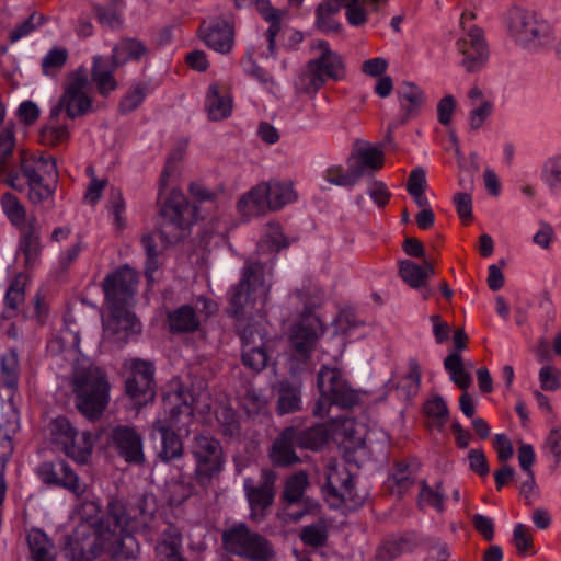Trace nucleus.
Wrapping results in <instances>:
<instances>
[{
    "label": "nucleus",
    "mask_w": 561,
    "mask_h": 561,
    "mask_svg": "<svg viewBox=\"0 0 561 561\" xmlns=\"http://www.w3.org/2000/svg\"><path fill=\"white\" fill-rule=\"evenodd\" d=\"M154 512L156 504L147 496H139L128 504L111 500L107 503V520L113 526L101 524L96 528L94 541L100 554L106 552L113 561H136L140 545L134 534L141 533L147 539H151L157 530Z\"/></svg>",
    "instance_id": "nucleus-1"
},
{
    "label": "nucleus",
    "mask_w": 561,
    "mask_h": 561,
    "mask_svg": "<svg viewBox=\"0 0 561 561\" xmlns=\"http://www.w3.org/2000/svg\"><path fill=\"white\" fill-rule=\"evenodd\" d=\"M72 511L71 518L76 528L67 539L66 553L70 561H92L100 556V549L95 545L96 528L101 524L113 526L112 522L100 519L101 504L91 490H88Z\"/></svg>",
    "instance_id": "nucleus-2"
},
{
    "label": "nucleus",
    "mask_w": 561,
    "mask_h": 561,
    "mask_svg": "<svg viewBox=\"0 0 561 561\" xmlns=\"http://www.w3.org/2000/svg\"><path fill=\"white\" fill-rule=\"evenodd\" d=\"M193 408L182 401L179 393H171L164 398V415L153 423V430L160 434L161 446L158 458L168 463L183 456V443L176 431H187L193 422Z\"/></svg>",
    "instance_id": "nucleus-3"
},
{
    "label": "nucleus",
    "mask_w": 561,
    "mask_h": 561,
    "mask_svg": "<svg viewBox=\"0 0 561 561\" xmlns=\"http://www.w3.org/2000/svg\"><path fill=\"white\" fill-rule=\"evenodd\" d=\"M72 386L79 411L90 420L99 419L110 400V383L105 373L92 365L78 368Z\"/></svg>",
    "instance_id": "nucleus-4"
},
{
    "label": "nucleus",
    "mask_w": 561,
    "mask_h": 561,
    "mask_svg": "<svg viewBox=\"0 0 561 561\" xmlns=\"http://www.w3.org/2000/svg\"><path fill=\"white\" fill-rule=\"evenodd\" d=\"M194 460L193 480L202 490H208L222 473L226 457L221 443L213 436L197 434L190 445Z\"/></svg>",
    "instance_id": "nucleus-5"
},
{
    "label": "nucleus",
    "mask_w": 561,
    "mask_h": 561,
    "mask_svg": "<svg viewBox=\"0 0 561 561\" xmlns=\"http://www.w3.org/2000/svg\"><path fill=\"white\" fill-rule=\"evenodd\" d=\"M317 387L320 398L313 409L316 416H325L331 405L350 409L359 402L358 392L353 389L344 374L336 367L323 365L318 371Z\"/></svg>",
    "instance_id": "nucleus-6"
},
{
    "label": "nucleus",
    "mask_w": 561,
    "mask_h": 561,
    "mask_svg": "<svg viewBox=\"0 0 561 561\" xmlns=\"http://www.w3.org/2000/svg\"><path fill=\"white\" fill-rule=\"evenodd\" d=\"M271 285L264 279V267L260 263H249L244 266L242 278L231 290L229 312L234 317L247 313L248 308L264 307Z\"/></svg>",
    "instance_id": "nucleus-7"
},
{
    "label": "nucleus",
    "mask_w": 561,
    "mask_h": 561,
    "mask_svg": "<svg viewBox=\"0 0 561 561\" xmlns=\"http://www.w3.org/2000/svg\"><path fill=\"white\" fill-rule=\"evenodd\" d=\"M20 169L22 175L26 179L31 203L39 204L53 196L58 178L56 162L53 157H33L22 152Z\"/></svg>",
    "instance_id": "nucleus-8"
},
{
    "label": "nucleus",
    "mask_w": 561,
    "mask_h": 561,
    "mask_svg": "<svg viewBox=\"0 0 561 561\" xmlns=\"http://www.w3.org/2000/svg\"><path fill=\"white\" fill-rule=\"evenodd\" d=\"M160 215V236L168 242H175L184 238L197 220V208L186 199L182 191L173 188L162 203Z\"/></svg>",
    "instance_id": "nucleus-9"
},
{
    "label": "nucleus",
    "mask_w": 561,
    "mask_h": 561,
    "mask_svg": "<svg viewBox=\"0 0 561 561\" xmlns=\"http://www.w3.org/2000/svg\"><path fill=\"white\" fill-rule=\"evenodd\" d=\"M346 76L345 64L340 54L309 60L296 80V89L305 94H316L328 80L341 81Z\"/></svg>",
    "instance_id": "nucleus-10"
},
{
    "label": "nucleus",
    "mask_w": 561,
    "mask_h": 561,
    "mask_svg": "<svg viewBox=\"0 0 561 561\" xmlns=\"http://www.w3.org/2000/svg\"><path fill=\"white\" fill-rule=\"evenodd\" d=\"M92 106L91 85L84 70L68 75L64 93L51 107L53 116H59L62 111L68 118L73 119L85 115Z\"/></svg>",
    "instance_id": "nucleus-11"
},
{
    "label": "nucleus",
    "mask_w": 561,
    "mask_h": 561,
    "mask_svg": "<svg viewBox=\"0 0 561 561\" xmlns=\"http://www.w3.org/2000/svg\"><path fill=\"white\" fill-rule=\"evenodd\" d=\"M222 542L227 551L251 561H268L273 556L268 541L243 523L232 525L225 530Z\"/></svg>",
    "instance_id": "nucleus-12"
},
{
    "label": "nucleus",
    "mask_w": 561,
    "mask_h": 561,
    "mask_svg": "<svg viewBox=\"0 0 561 561\" xmlns=\"http://www.w3.org/2000/svg\"><path fill=\"white\" fill-rule=\"evenodd\" d=\"M476 15L465 12L460 19L463 35L457 41V48L462 56L461 66L468 72H474L482 68L488 58V48L480 27L472 24Z\"/></svg>",
    "instance_id": "nucleus-13"
},
{
    "label": "nucleus",
    "mask_w": 561,
    "mask_h": 561,
    "mask_svg": "<svg viewBox=\"0 0 561 561\" xmlns=\"http://www.w3.org/2000/svg\"><path fill=\"white\" fill-rule=\"evenodd\" d=\"M325 476L328 489L336 497V505L343 504L348 508H355L364 503L365 496L354 490L352 474L344 462L330 459Z\"/></svg>",
    "instance_id": "nucleus-14"
},
{
    "label": "nucleus",
    "mask_w": 561,
    "mask_h": 561,
    "mask_svg": "<svg viewBox=\"0 0 561 561\" xmlns=\"http://www.w3.org/2000/svg\"><path fill=\"white\" fill-rule=\"evenodd\" d=\"M217 311V305L199 297L194 306L183 305L168 313V323L172 333H192L198 330L202 320Z\"/></svg>",
    "instance_id": "nucleus-15"
},
{
    "label": "nucleus",
    "mask_w": 561,
    "mask_h": 561,
    "mask_svg": "<svg viewBox=\"0 0 561 561\" xmlns=\"http://www.w3.org/2000/svg\"><path fill=\"white\" fill-rule=\"evenodd\" d=\"M138 276L129 266H124L103 280V290L107 306H130L137 293Z\"/></svg>",
    "instance_id": "nucleus-16"
},
{
    "label": "nucleus",
    "mask_w": 561,
    "mask_h": 561,
    "mask_svg": "<svg viewBox=\"0 0 561 561\" xmlns=\"http://www.w3.org/2000/svg\"><path fill=\"white\" fill-rule=\"evenodd\" d=\"M324 331V325L319 317L314 314L304 317L290 329L289 342L295 354L302 360H307Z\"/></svg>",
    "instance_id": "nucleus-17"
},
{
    "label": "nucleus",
    "mask_w": 561,
    "mask_h": 561,
    "mask_svg": "<svg viewBox=\"0 0 561 561\" xmlns=\"http://www.w3.org/2000/svg\"><path fill=\"white\" fill-rule=\"evenodd\" d=\"M129 306H108L110 314L103 320L104 337L113 343L124 344L127 340L140 333L141 324Z\"/></svg>",
    "instance_id": "nucleus-18"
},
{
    "label": "nucleus",
    "mask_w": 561,
    "mask_h": 561,
    "mask_svg": "<svg viewBox=\"0 0 561 561\" xmlns=\"http://www.w3.org/2000/svg\"><path fill=\"white\" fill-rule=\"evenodd\" d=\"M242 363L251 370H263L268 362L266 331L259 324L247 327L242 334Z\"/></svg>",
    "instance_id": "nucleus-19"
},
{
    "label": "nucleus",
    "mask_w": 561,
    "mask_h": 561,
    "mask_svg": "<svg viewBox=\"0 0 561 561\" xmlns=\"http://www.w3.org/2000/svg\"><path fill=\"white\" fill-rule=\"evenodd\" d=\"M276 473L270 469L261 472V483L255 485L251 478L244 479L243 485L251 507V517L262 520L264 510L272 505L275 496Z\"/></svg>",
    "instance_id": "nucleus-20"
},
{
    "label": "nucleus",
    "mask_w": 561,
    "mask_h": 561,
    "mask_svg": "<svg viewBox=\"0 0 561 561\" xmlns=\"http://www.w3.org/2000/svg\"><path fill=\"white\" fill-rule=\"evenodd\" d=\"M111 445L126 462L142 465L145 462L144 439L140 433L128 425L114 427L110 435Z\"/></svg>",
    "instance_id": "nucleus-21"
},
{
    "label": "nucleus",
    "mask_w": 561,
    "mask_h": 561,
    "mask_svg": "<svg viewBox=\"0 0 561 561\" xmlns=\"http://www.w3.org/2000/svg\"><path fill=\"white\" fill-rule=\"evenodd\" d=\"M556 25L539 14L535 26L518 46L530 54L550 51L557 43Z\"/></svg>",
    "instance_id": "nucleus-22"
},
{
    "label": "nucleus",
    "mask_w": 561,
    "mask_h": 561,
    "mask_svg": "<svg viewBox=\"0 0 561 561\" xmlns=\"http://www.w3.org/2000/svg\"><path fill=\"white\" fill-rule=\"evenodd\" d=\"M556 25L539 14L535 26L518 46L530 54L550 51L557 43Z\"/></svg>",
    "instance_id": "nucleus-23"
},
{
    "label": "nucleus",
    "mask_w": 561,
    "mask_h": 561,
    "mask_svg": "<svg viewBox=\"0 0 561 561\" xmlns=\"http://www.w3.org/2000/svg\"><path fill=\"white\" fill-rule=\"evenodd\" d=\"M352 168L360 180L364 175H373L385 163L383 151L368 142H357L351 158Z\"/></svg>",
    "instance_id": "nucleus-24"
},
{
    "label": "nucleus",
    "mask_w": 561,
    "mask_h": 561,
    "mask_svg": "<svg viewBox=\"0 0 561 561\" xmlns=\"http://www.w3.org/2000/svg\"><path fill=\"white\" fill-rule=\"evenodd\" d=\"M15 138L11 128L0 130V175L11 188L23 192L25 185L20 181V174L13 168V149Z\"/></svg>",
    "instance_id": "nucleus-25"
},
{
    "label": "nucleus",
    "mask_w": 561,
    "mask_h": 561,
    "mask_svg": "<svg viewBox=\"0 0 561 561\" xmlns=\"http://www.w3.org/2000/svg\"><path fill=\"white\" fill-rule=\"evenodd\" d=\"M539 13L534 10L513 7L506 13L505 22L513 42L519 46L535 26Z\"/></svg>",
    "instance_id": "nucleus-26"
},
{
    "label": "nucleus",
    "mask_w": 561,
    "mask_h": 561,
    "mask_svg": "<svg viewBox=\"0 0 561 561\" xmlns=\"http://www.w3.org/2000/svg\"><path fill=\"white\" fill-rule=\"evenodd\" d=\"M21 233L20 249L25 256V264L33 267L42 251L41 224L35 216L28 217V222L18 228Z\"/></svg>",
    "instance_id": "nucleus-27"
},
{
    "label": "nucleus",
    "mask_w": 561,
    "mask_h": 561,
    "mask_svg": "<svg viewBox=\"0 0 561 561\" xmlns=\"http://www.w3.org/2000/svg\"><path fill=\"white\" fill-rule=\"evenodd\" d=\"M118 67L112 58L110 61L99 55L93 57L91 79L101 95L106 96L117 89L118 84L114 78V72Z\"/></svg>",
    "instance_id": "nucleus-28"
},
{
    "label": "nucleus",
    "mask_w": 561,
    "mask_h": 561,
    "mask_svg": "<svg viewBox=\"0 0 561 561\" xmlns=\"http://www.w3.org/2000/svg\"><path fill=\"white\" fill-rule=\"evenodd\" d=\"M239 213L243 217H254L264 214L270 209L267 190L265 182L253 186L243 194L237 204Z\"/></svg>",
    "instance_id": "nucleus-29"
},
{
    "label": "nucleus",
    "mask_w": 561,
    "mask_h": 561,
    "mask_svg": "<svg viewBox=\"0 0 561 561\" xmlns=\"http://www.w3.org/2000/svg\"><path fill=\"white\" fill-rule=\"evenodd\" d=\"M205 106L213 121L227 118L232 112V100L218 83H211L206 94Z\"/></svg>",
    "instance_id": "nucleus-30"
},
{
    "label": "nucleus",
    "mask_w": 561,
    "mask_h": 561,
    "mask_svg": "<svg viewBox=\"0 0 561 561\" xmlns=\"http://www.w3.org/2000/svg\"><path fill=\"white\" fill-rule=\"evenodd\" d=\"M31 561H55L56 548L51 539L41 529L32 528L26 535Z\"/></svg>",
    "instance_id": "nucleus-31"
},
{
    "label": "nucleus",
    "mask_w": 561,
    "mask_h": 561,
    "mask_svg": "<svg viewBox=\"0 0 561 561\" xmlns=\"http://www.w3.org/2000/svg\"><path fill=\"white\" fill-rule=\"evenodd\" d=\"M297 440V433L294 428H286L274 442L270 457L278 466H288L298 461L294 451V442Z\"/></svg>",
    "instance_id": "nucleus-32"
},
{
    "label": "nucleus",
    "mask_w": 561,
    "mask_h": 561,
    "mask_svg": "<svg viewBox=\"0 0 561 561\" xmlns=\"http://www.w3.org/2000/svg\"><path fill=\"white\" fill-rule=\"evenodd\" d=\"M182 538L175 528L168 527L156 546L158 561H185L181 553Z\"/></svg>",
    "instance_id": "nucleus-33"
},
{
    "label": "nucleus",
    "mask_w": 561,
    "mask_h": 561,
    "mask_svg": "<svg viewBox=\"0 0 561 561\" xmlns=\"http://www.w3.org/2000/svg\"><path fill=\"white\" fill-rule=\"evenodd\" d=\"M206 45L215 51L227 54L233 46V31L226 21H218L204 34Z\"/></svg>",
    "instance_id": "nucleus-34"
},
{
    "label": "nucleus",
    "mask_w": 561,
    "mask_h": 561,
    "mask_svg": "<svg viewBox=\"0 0 561 561\" xmlns=\"http://www.w3.org/2000/svg\"><path fill=\"white\" fill-rule=\"evenodd\" d=\"M267 190L270 210H278L297 199V193L290 181L265 182Z\"/></svg>",
    "instance_id": "nucleus-35"
},
{
    "label": "nucleus",
    "mask_w": 561,
    "mask_h": 561,
    "mask_svg": "<svg viewBox=\"0 0 561 561\" xmlns=\"http://www.w3.org/2000/svg\"><path fill=\"white\" fill-rule=\"evenodd\" d=\"M80 337L78 332L69 327H65L47 344L49 353L53 355H69L76 357L79 353Z\"/></svg>",
    "instance_id": "nucleus-36"
},
{
    "label": "nucleus",
    "mask_w": 561,
    "mask_h": 561,
    "mask_svg": "<svg viewBox=\"0 0 561 561\" xmlns=\"http://www.w3.org/2000/svg\"><path fill=\"white\" fill-rule=\"evenodd\" d=\"M27 276L19 273L11 282L5 296H4V311L3 316L11 319L16 316L19 307L25 300V286L27 284Z\"/></svg>",
    "instance_id": "nucleus-37"
},
{
    "label": "nucleus",
    "mask_w": 561,
    "mask_h": 561,
    "mask_svg": "<svg viewBox=\"0 0 561 561\" xmlns=\"http://www.w3.org/2000/svg\"><path fill=\"white\" fill-rule=\"evenodd\" d=\"M301 407V387L298 383L282 381L278 386L276 411L278 414L294 413Z\"/></svg>",
    "instance_id": "nucleus-38"
},
{
    "label": "nucleus",
    "mask_w": 561,
    "mask_h": 561,
    "mask_svg": "<svg viewBox=\"0 0 561 561\" xmlns=\"http://www.w3.org/2000/svg\"><path fill=\"white\" fill-rule=\"evenodd\" d=\"M402 105V124L416 116L424 103L423 91L413 83L405 82L400 92Z\"/></svg>",
    "instance_id": "nucleus-39"
},
{
    "label": "nucleus",
    "mask_w": 561,
    "mask_h": 561,
    "mask_svg": "<svg viewBox=\"0 0 561 561\" xmlns=\"http://www.w3.org/2000/svg\"><path fill=\"white\" fill-rule=\"evenodd\" d=\"M41 141L45 146H59L68 141L70 134L68 125L59 122V116H53V108L48 122L41 129Z\"/></svg>",
    "instance_id": "nucleus-40"
},
{
    "label": "nucleus",
    "mask_w": 561,
    "mask_h": 561,
    "mask_svg": "<svg viewBox=\"0 0 561 561\" xmlns=\"http://www.w3.org/2000/svg\"><path fill=\"white\" fill-rule=\"evenodd\" d=\"M20 376L19 356L9 350L0 358V381L10 392L16 389Z\"/></svg>",
    "instance_id": "nucleus-41"
},
{
    "label": "nucleus",
    "mask_w": 561,
    "mask_h": 561,
    "mask_svg": "<svg viewBox=\"0 0 561 561\" xmlns=\"http://www.w3.org/2000/svg\"><path fill=\"white\" fill-rule=\"evenodd\" d=\"M256 11L270 23L265 36L268 42V50L275 55V39L280 31L282 11L271 7L268 1H257Z\"/></svg>",
    "instance_id": "nucleus-42"
},
{
    "label": "nucleus",
    "mask_w": 561,
    "mask_h": 561,
    "mask_svg": "<svg viewBox=\"0 0 561 561\" xmlns=\"http://www.w3.org/2000/svg\"><path fill=\"white\" fill-rule=\"evenodd\" d=\"M145 54L146 47L141 42L134 38H126L114 46L111 58L116 66H122L128 60L139 59Z\"/></svg>",
    "instance_id": "nucleus-43"
},
{
    "label": "nucleus",
    "mask_w": 561,
    "mask_h": 561,
    "mask_svg": "<svg viewBox=\"0 0 561 561\" xmlns=\"http://www.w3.org/2000/svg\"><path fill=\"white\" fill-rule=\"evenodd\" d=\"M92 449V435L90 432L84 431L75 434L73 442L69 443L66 446L65 453L68 457L72 458L73 460L84 463L90 458Z\"/></svg>",
    "instance_id": "nucleus-44"
},
{
    "label": "nucleus",
    "mask_w": 561,
    "mask_h": 561,
    "mask_svg": "<svg viewBox=\"0 0 561 561\" xmlns=\"http://www.w3.org/2000/svg\"><path fill=\"white\" fill-rule=\"evenodd\" d=\"M0 203L4 215L14 227L19 228L28 222L26 209L14 194L10 192L3 193Z\"/></svg>",
    "instance_id": "nucleus-45"
},
{
    "label": "nucleus",
    "mask_w": 561,
    "mask_h": 561,
    "mask_svg": "<svg viewBox=\"0 0 561 561\" xmlns=\"http://www.w3.org/2000/svg\"><path fill=\"white\" fill-rule=\"evenodd\" d=\"M421 369L415 359L409 360V371L398 381L397 391L399 397L408 400L414 397L420 389Z\"/></svg>",
    "instance_id": "nucleus-46"
},
{
    "label": "nucleus",
    "mask_w": 561,
    "mask_h": 561,
    "mask_svg": "<svg viewBox=\"0 0 561 561\" xmlns=\"http://www.w3.org/2000/svg\"><path fill=\"white\" fill-rule=\"evenodd\" d=\"M444 368L449 374L450 379L460 389L466 390L471 383V376L466 371L461 356L457 352L450 353L444 359Z\"/></svg>",
    "instance_id": "nucleus-47"
},
{
    "label": "nucleus",
    "mask_w": 561,
    "mask_h": 561,
    "mask_svg": "<svg viewBox=\"0 0 561 561\" xmlns=\"http://www.w3.org/2000/svg\"><path fill=\"white\" fill-rule=\"evenodd\" d=\"M540 180L550 191L561 188V153H554L543 161Z\"/></svg>",
    "instance_id": "nucleus-48"
},
{
    "label": "nucleus",
    "mask_w": 561,
    "mask_h": 561,
    "mask_svg": "<svg viewBox=\"0 0 561 561\" xmlns=\"http://www.w3.org/2000/svg\"><path fill=\"white\" fill-rule=\"evenodd\" d=\"M309 485L308 476L299 471L290 476L285 484L282 499L287 505H293L302 500L304 493Z\"/></svg>",
    "instance_id": "nucleus-49"
},
{
    "label": "nucleus",
    "mask_w": 561,
    "mask_h": 561,
    "mask_svg": "<svg viewBox=\"0 0 561 561\" xmlns=\"http://www.w3.org/2000/svg\"><path fill=\"white\" fill-rule=\"evenodd\" d=\"M339 4L331 2L320 3L316 12V25L323 33H336L341 30V24L334 19V15L339 12Z\"/></svg>",
    "instance_id": "nucleus-50"
},
{
    "label": "nucleus",
    "mask_w": 561,
    "mask_h": 561,
    "mask_svg": "<svg viewBox=\"0 0 561 561\" xmlns=\"http://www.w3.org/2000/svg\"><path fill=\"white\" fill-rule=\"evenodd\" d=\"M58 466L60 471L58 486H61L71 492L76 499H81L88 494V490L90 488L80 481L78 474L68 463L60 461L58 462Z\"/></svg>",
    "instance_id": "nucleus-51"
},
{
    "label": "nucleus",
    "mask_w": 561,
    "mask_h": 561,
    "mask_svg": "<svg viewBox=\"0 0 561 561\" xmlns=\"http://www.w3.org/2000/svg\"><path fill=\"white\" fill-rule=\"evenodd\" d=\"M322 176L328 183L346 188L355 186L359 181L350 162L348 169H344L341 165H332L324 170Z\"/></svg>",
    "instance_id": "nucleus-52"
},
{
    "label": "nucleus",
    "mask_w": 561,
    "mask_h": 561,
    "mask_svg": "<svg viewBox=\"0 0 561 561\" xmlns=\"http://www.w3.org/2000/svg\"><path fill=\"white\" fill-rule=\"evenodd\" d=\"M444 489L440 482L435 486H430L426 481L421 482V491L419 494L420 506H431L438 512L444 511Z\"/></svg>",
    "instance_id": "nucleus-53"
},
{
    "label": "nucleus",
    "mask_w": 561,
    "mask_h": 561,
    "mask_svg": "<svg viewBox=\"0 0 561 561\" xmlns=\"http://www.w3.org/2000/svg\"><path fill=\"white\" fill-rule=\"evenodd\" d=\"M76 433L70 422L62 416L56 417L50 425L51 439L55 444L59 445L64 451L66 446L73 442Z\"/></svg>",
    "instance_id": "nucleus-54"
},
{
    "label": "nucleus",
    "mask_w": 561,
    "mask_h": 561,
    "mask_svg": "<svg viewBox=\"0 0 561 561\" xmlns=\"http://www.w3.org/2000/svg\"><path fill=\"white\" fill-rule=\"evenodd\" d=\"M345 9V18L352 26H363L368 21L367 10L364 8L365 0H337Z\"/></svg>",
    "instance_id": "nucleus-55"
},
{
    "label": "nucleus",
    "mask_w": 561,
    "mask_h": 561,
    "mask_svg": "<svg viewBox=\"0 0 561 561\" xmlns=\"http://www.w3.org/2000/svg\"><path fill=\"white\" fill-rule=\"evenodd\" d=\"M299 444L309 449H318L328 442V432L323 425H316L297 434Z\"/></svg>",
    "instance_id": "nucleus-56"
},
{
    "label": "nucleus",
    "mask_w": 561,
    "mask_h": 561,
    "mask_svg": "<svg viewBox=\"0 0 561 561\" xmlns=\"http://www.w3.org/2000/svg\"><path fill=\"white\" fill-rule=\"evenodd\" d=\"M158 238L162 239L167 243H169L165 238H162L160 236V231L158 233L146 234L141 238V243H142V247H144V249L147 253V257H148L147 266H146V276L149 282L152 279L153 272H156L158 268V262H157V257L159 255V250L157 249V239Z\"/></svg>",
    "instance_id": "nucleus-57"
},
{
    "label": "nucleus",
    "mask_w": 561,
    "mask_h": 561,
    "mask_svg": "<svg viewBox=\"0 0 561 561\" xmlns=\"http://www.w3.org/2000/svg\"><path fill=\"white\" fill-rule=\"evenodd\" d=\"M399 274L401 278L412 288L424 286V272L421 265L410 260L400 262Z\"/></svg>",
    "instance_id": "nucleus-58"
},
{
    "label": "nucleus",
    "mask_w": 561,
    "mask_h": 561,
    "mask_svg": "<svg viewBox=\"0 0 561 561\" xmlns=\"http://www.w3.org/2000/svg\"><path fill=\"white\" fill-rule=\"evenodd\" d=\"M131 370V377L140 378V388L148 389L149 385H153V366L151 363L142 359H130L126 363Z\"/></svg>",
    "instance_id": "nucleus-59"
},
{
    "label": "nucleus",
    "mask_w": 561,
    "mask_h": 561,
    "mask_svg": "<svg viewBox=\"0 0 561 561\" xmlns=\"http://www.w3.org/2000/svg\"><path fill=\"white\" fill-rule=\"evenodd\" d=\"M68 59V51L65 48L55 47L50 49L42 60V69L45 75H51L64 67Z\"/></svg>",
    "instance_id": "nucleus-60"
},
{
    "label": "nucleus",
    "mask_w": 561,
    "mask_h": 561,
    "mask_svg": "<svg viewBox=\"0 0 561 561\" xmlns=\"http://www.w3.org/2000/svg\"><path fill=\"white\" fill-rule=\"evenodd\" d=\"M44 23V16L38 13L31 14L26 20H24L21 24L10 31L9 39L11 43H15L19 39L27 36L33 31H35L38 26Z\"/></svg>",
    "instance_id": "nucleus-61"
},
{
    "label": "nucleus",
    "mask_w": 561,
    "mask_h": 561,
    "mask_svg": "<svg viewBox=\"0 0 561 561\" xmlns=\"http://www.w3.org/2000/svg\"><path fill=\"white\" fill-rule=\"evenodd\" d=\"M261 248H266L268 251H279L287 247L286 238L284 237L280 226L277 224L268 225L265 236L263 237Z\"/></svg>",
    "instance_id": "nucleus-62"
},
{
    "label": "nucleus",
    "mask_w": 561,
    "mask_h": 561,
    "mask_svg": "<svg viewBox=\"0 0 561 561\" xmlns=\"http://www.w3.org/2000/svg\"><path fill=\"white\" fill-rule=\"evenodd\" d=\"M126 393L138 404H144L154 397L153 385L148 389L140 388V378L129 377L126 380Z\"/></svg>",
    "instance_id": "nucleus-63"
},
{
    "label": "nucleus",
    "mask_w": 561,
    "mask_h": 561,
    "mask_svg": "<svg viewBox=\"0 0 561 561\" xmlns=\"http://www.w3.org/2000/svg\"><path fill=\"white\" fill-rule=\"evenodd\" d=\"M328 534L327 529L322 524H314L306 526L301 529L300 538L309 546L320 547L324 545Z\"/></svg>",
    "instance_id": "nucleus-64"
}]
</instances>
